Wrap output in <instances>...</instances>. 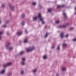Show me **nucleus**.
Listing matches in <instances>:
<instances>
[{"mask_svg":"<svg viewBox=\"0 0 76 76\" xmlns=\"http://www.w3.org/2000/svg\"><path fill=\"white\" fill-rule=\"evenodd\" d=\"M39 18L40 19V20L42 21V24H44L45 23V21H44V18H43L41 15V14H39L38 15V16L35 17L33 18L34 20H36L37 19Z\"/></svg>","mask_w":76,"mask_h":76,"instance_id":"nucleus-1","label":"nucleus"},{"mask_svg":"<svg viewBox=\"0 0 76 76\" xmlns=\"http://www.w3.org/2000/svg\"><path fill=\"white\" fill-rule=\"evenodd\" d=\"M26 61V58L23 57L22 58L21 61L20 62L22 66H25L26 64L25 61Z\"/></svg>","mask_w":76,"mask_h":76,"instance_id":"nucleus-2","label":"nucleus"},{"mask_svg":"<svg viewBox=\"0 0 76 76\" xmlns=\"http://www.w3.org/2000/svg\"><path fill=\"white\" fill-rule=\"evenodd\" d=\"M34 50H35V48L34 46H32L29 48H28L27 49V52H30V51H33Z\"/></svg>","mask_w":76,"mask_h":76,"instance_id":"nucleus-3","label":"nucleus"},{"mask_svg":"<svg viewBox=\"0 0 76 76\" xmlns=\"http://www.w3.org/2000/svg\"><path fill=\"white\" fill-rule=\"evenodd\" d=\"M67 25H69V23H66V24L65 25L63 26L60 25L58 26V28H66V26H67Z\"/></svg>","mask_w":76,"mask_h":76,"instance_id":"nucleus-4","label":"nucleus"},{"mask_svg":"<svg viewBox=\"0 0 76 76\" xmlns=\"http://www.w3.org/2000/svg\"><path fill=\"white\" fill-rule=\"evenodd\" d=\"M12 64V63L9 62L6 65H4L3 66L4 67H7V66H11Z\"/></svg>","mask_w":76,"mask_h":76,"instance_id":"nucleus-5","label":"nucleus"},{"mask_svg":"<svg viewBox=\"0 0 76 76\" xmlns=\"http://www.w3.org/2000/svg\"><path fill=\"white\" fill-rule=\"evenodd\" d=\"M5 72H6V70L5 69H3L1 71L0 74L2 75H4L5 73Z\"/></svg>","mask_w":76,"mask_h":76,"instance_id":"nucleus-6","label":"nucleus"},{"mask_svg":"<svg viewBox=\"0 0 76 76\" xmlns=\"http://www.w3.org/2000/svg\"><path fill=\"white\" fill-rule=\"evenodd\" d=\"M9 6L11 7V9L12 10H13L14 9H15V7L12 6L10 4H9Z\"/></svg>","mask_w":76,"mask_h":76,"instance_id":"nucleus-7","label":"nucleus"},{"mask_svg":"<svg viewBox=\"0 0 76 76\" xmlns=\"http://www.w3.org/2000/svg\"><path fill=\"white\" fill-rule=\"evenodd\" d=\"M17 34L18 36H20V35H21L22 34V32L21 31H20L18 32Z\"/></svg>","mask_w":76,"mask_h":76,"instance_id":"nucleus-8","label":"nucleus"},{"mask_svg":"<svg viewBox=\"0 0 76 76\" xmlns=\"http://www.w3.org/2000/svg\"><path fill=\"white\" fill-rule=\"evenodd\" d=\"M23 54H24V51H22L19 53L18 55L19 56H22V55H23Z\"/></svg>","mask_w":76,"mask_h":76,"instance_id":"nucleus-9","label":"nucleus"},{"mask_svg":"<svg viewBox=\"0 0 76 76\" xmlns=\"http://www.w3.org/2000/svg\"><path fill=\"white\" fill-rule=\"evenodd\" d=\"M60 37L61 38H63L64 37V33H62L60 35Z\"/></svg>","mask_w":76,"mask_h":76,"instance_id":"nucleus-10","label":"nucleus"},{"mask_svg":"<svg viewBox=\"0 0 76 76\" xmlns=\"http://www.w3.org/2000/svg\"><path fill=\"white\" fill-rule=\"evenodd\" d=\"M8 49L10 51H12L13 50V48L12 47H10L8 48Z\"/></svg>","mask_w":76,"mask_h":76,"instance_id":"nucleus-11","label":"nucleus"},{"mask_svg":"<svg viewBox=\"0 0 76 76\" xmlns=\"http://www.w3.org/2000/svg\"><path fill=\"white\" fill-rule=\"evenodd\" d=\"M61 69L62 71L64 72L66 70V67H64L62 68Z\"/></svg>","mask_w":76,"mask_h":76,"instance_id":"nucleus-12","label":"nucleus"},{"mask_svg":"<svg viewBox=\"0 0 76 76\" xmlns=\"http://www.w3.org/2000/svg\"><path fill=\"white\" fill-rule=\"evenodd\" d=\"M28 39H24V43H27V42H28Z\"/></svg>","mask_w":76,"mask_h":76,"instance_id":"nucleus-13","label":"nucleus"},{"mask_svg":"<svg viewBox=\"0 0 76 76\" xmlns=\"http://www.w3.org/2000/svg\"><path fill=\"white\" fill-rule=\"evenodd\" d=\"M63 15V16L65 17V18H67V15L66 13H64Z\"/></svg>","mask_w":76,"mask_h":76,"instance_id":"nucleus-14","label":"nucleus"},{"mask_svg":"<svg viewBox=\"0 0 76 76\" xmlns=\"http://www.w3.org/2000/svg\"><path fill=\"white\" fill-rule=\"evenodd\" d=\"M37 72V69H35L33 70V73H35Z\"/></svg>","mask_w":76,"mask_h":76,"instance_id":"nucleus-15","label":"nucleus"},{"mask_svg":"<svg viewBox=\"0 0 76 76\" xmlns=\"http://www.w3.org/2000/svg\"><path fill=\"white\" fill-rule=\"evenodd\" d=\"M62 46L63 47H66L67 44H63Z\"/></svg>","mask_w":76,"mask_h":76,"instance_id":"nucleus-16","label":"nucleus"},{"mask_svg":"<svg viewBox=\"0 0 76 76\" xmlns=\"http://www.w3.org/2000/svg\"><path fill=\"white\" fill-rule=\"evenodd\" d=\"M12 72H8L7 73V75L8 76H10L12 75Z\"/></svg>","mask_w":76,"mask_h":76,"instance_id":"nucleus-17","label":"nucleus"},{"mask_svg":"<svg viewBox=\"0 0 76 76\" xmlns=\"http://www.w3.org/2000/svg\"><path fill=\"white\" fill-rule=\"evenodd\" d=\"M42 6L40 5V4H39L38 5V8L40 9L41 8H42Z\"/></svg>","mask_w":76,"mask_h":76,"instance_id":"nucleus-18","label":"nucleus"},{"mask_svg":"<svg viewBox=\"0 0 76 76\" xmlns=\"http://www.w3.org/2000/svg\"><path fill=\"white\" fill-rule=\"evenodd\" d=\"M52 11V10L51 9H49L48 10V12L49 13H51V12Z\"/></svg>","mask_w":76,"mask_h":76,"instance_id":"nucleus-19","label":"nucleus"},{"mask_svg":"<svg viewBox=\"0 0 76 76\" xmlns=\"http://www.w3.org/2000/svg\"><path fill=\"white\" fill-rule=\"evenodd\" d=\"M57 50H58V51H59V50H60V46L58 45V46L57 48Z\"/></svg>","mask_w":76,"mask_h":76,"instance_id":"nucleus-20","label":"nucleus"},{"mask_svg":"<svg viewBox=\"0 0 76 76\" xmlns=\"http://www.w3.org/2000/svg\"><path fill=\"white\" fill-rule=\"evenodd\" d=\"M36 4H37V2H33L32 5L33 6H35L36 5Z\"/></svg>","mask_w":76,"mask_h":76,"instance_id":"nucleus-21","label":"nucleus"},{"mask_svg":"<svg viewBox=\"0 0 76 76\" xmlns=\"http://www.w3.org/2000/svg\"><path fill=\"white\" fill-rule=\"evenodd\" d=\"M48 33H47L45 36V38H47L48 37Z\"/></svg>","mask_w":76,"mask_h":76,"instance_id":"nucleus-22","label":"nucleus"},{"mask_svg":"<svg viewBox=\"0 0 76 76\" xmlns=\"http://www.w3.org/2000/svg\"><path fill=\"white\" fill-rule=\"evenodd\" d=\"M43 58L45 60L47 58V56L46 55H44L43 56Z\"/></svg>","mask_w":76,"mask_h":76,"instance_id":"nucleus-23","label":"nucleus"},{"mask_svg":"<svg viewBox=\"0 0 76 76\" xmlns=\"http://www.w3.org/2000/svg\"><path fill=\"white\" fill-rule=\"evenodd\" d=\"M25 21H22V25H25Z\"/></svg>","mask_w":76,"mask_h":76,"instance_id":"nucleus-24","label":"nucleus"},{"mask_svg":"<svg viewBox=\"0 0 76 76\" xmlns=\"http://www.w3.org/2000/svg\"><path fill=\"white\" fill-rule=\"evenodd\" d=\"M22 18H25V15L24 14H23L22 15Z\"/></svg>","mask_w":76,"mask_h":76,"instance_id":"nucleus-25","label":"nucleus"},{"mask_svg":"<svg viewBox=\"0 0 76 76\" xmlns=\"http://www.w3.org/2000/svg\"><path fill=\"white\" fill-rule=\"evenodd\" d=\"M21 75H23L24 74V71H22L21 72Z\"/></svg>","mask_w":76,"mask_h":76,"instance_id":"nucleus-26","label":"nucleus"},{"mask_svg":"<svg viewBox=\"0 0 76 76\" xmlns=\"http://www.w3.org/2000/svg\"><path fill=\"white\" fill-rule=\"evenodd\" d=\"M61 6L60 5H57V8L58 9L59 8H61Z\"/></svg>","mask_w":76,"mask_h":76,"instance_id":"nucleus-27","label":"nucleus"},{"mask_svg":"<svg viewBox=\"0 0 76 76\" xmlns=\"http://www.w3.org/2000/svg\"><path fill=\"white\" fill-rule=\"evenodd\" d=\"M3 33L2 31L0 32V36L2 35H3Z\"/></svg>","mask_w":76,"mask_h":76,"instance_id":"nucleus-28","label":"nucleus"},{"mask_svg":"<svg viewBox=\"0 0 76 76\" xmlns=\"http://www.w3.org/2000/svg\"><path fill=\"white\" fill-rule=\"evenodd\" d=\"M3 28H6L7 27V26L6 25H4L3 26Z\"/></svg>","mask_w":76,"mask_h":76,"instance_id":"nucleus-29","label":"nucleus"},{"mask_svg":"<svg viewBox=\"0 0 76 76\" xmlns=\"http://www.w3.org/2000/svg\"><path fill=\"white\" fill-rule=\"evenodd\" d=\"M59 22H60V21H59V20H57V21H56V23H58Z\"/></svg>","mask_w":76,"mask_h":76,"instance_id":"nucleus-30","label":"nucleus"},{"mask_svg":"<svg viewBox=\"0 0 76 76\" xmlns=\"http://www.w3.org/2000/svg\"><path fill=\"white\" fill-rule=\"evenodd\" d=\"M73 41L74 42H75V41H76V38L74 39H72Z\"/></svg>","mask_w":76,"mask_h":76,"instance_id":"nucleus-31","label":"nucleus"},{"mask_svg":"<svg viewBox=\"0 0 76 76\" xmlns=\"http://www.w3.org/2000/svg\"><path fill=\"white\" fill-rule=\"evenodd\" d=\"M55 48V46H52V47H51V48L52 49H54V48Z\"/></svg>","mask_w":76,"mask_h":76,"instance_id":"nucleus-32","label":"nucleus"},{"mask_svg":"<svg viewBox=\"0 0 76 76\" xmlns=\"http://www.w3.org/2000/svg\"><path fill=\"white\" fill-rule=\"evenodd\" d=\"M25 32L26 34H28V31H27L26 29H25Z\"/></svg>","mask_w":76,"mask_h":76,"instance_id":"nucleus-33","label":"nucleus"},{"mask_svg":"<svg viewBox=\"0 0 76 76\" xmlns=\"http://www.w3.org/2000/svg\"><path fill=\"white\" fill-rule=\"evenodd\" d=\"M7 35H9L10 34V33H9V32H7Z\"/></svg>","mask_w":76,"mask_h":76,"instance_id":"nucleus-34","label":"nucleus"},{"mask_svg":"<svg viewBox=\"0 0 76 76\" xmlns=\"http://www.w3.org/2000/svg\"><path fill=\"white\" fill-rule=\"evenodd\" d=\"M5 7V5H2V6H1V7Z\"/></svg>","mask_w":76,"mask_h":76,"instance_id":"nucleus-35","label":"nucleus"},{"mask_svg":"<svg viewBox=\"0 0 76 76\" xmlns=\"http://www.w3.org/2000/svg\"><path fill=\"white\" fill-rule=\"evenodd\" d=\"M9 22V20H7L6 22V23H8Z\"/></svg>","mask_w":76,"mask_h":76,"instance_id":"nucleus-36","label":"nucleus"},{"mask_svg":"<svg viewBox=\"0 0 76 76\" xmlns=\"http://www.w3.org/2000/svg\"><path fill=\"white\" fill-rule=\"evenodd\" d=\"M65 37H66V38H68V37H69V35H66Z\"/></svg>","mask_w":76,"mask_h":76,"instance_id":"nucleus-37","label":"nucleus"},{"mask_svg":"<svg viewBox=\"0 0 76 76\" xmlns=\"http://www.w3.org/2000/svg\"><path fill=\"white\" fill-rule=\"evenodd\" d=\"M9 45H7V46H6L7 48H9Z\"/></svg>","mask_w":76,"mask_h":76,"instance_id":"nucleus-38","label":"nucleus"},{"mask_svg":"<svg viewBox=\"0 0 76 76\" xmlns=\"http://www.w3.org/2000/svg\"><path fill=\"white\" fill-rule=\"evenodd\" d=\"M1 39H2V37L1 36H0V40H1Z\"/></svg>","mask_w":76,"mask_h":76,"instance_id":"nucleus-39","label":"nucleus"},{"mask_svg":"<svg viewBox=\"0 0 76 76\" xmlns=\"http://www.w3.org/2000/svg\"><path fill=\"white\" fill-rule=\"evenodd\" d=\"M2 22V21H1V19H0V24Z\"/></svg>","mask_w":76,"mask_h":76,"instance_id":"nucleus-40","label":"nucleus"},{"mask_svg":"<svg viewBox=\"0 0 76 76\" xmlns=\"http://www.w3.org/2000/svg\"><path fill=\"white\" fill-rule=\"evenodd\" d=\"M56 76H59V75H58V74H56Z\"/></svg>","mask_w":76,"mask_h":76,"instance_id":"nucleus-41","label":"nucleus"},{"mask_svg":"<svg viewBox=\"0 0 76 76\" xmlns=\"http://www.w3.org/2000/svg\"><path fill=\"white\" fill-rule=\"evenodd\" d=\"M64 5H62V7H64Z\"/></svg>","mask_w":76,"mask_h":76,"instance_id":"nucleus-42","label":"nucleus"},{"mask_svg":"<svg viewBox=\"0 0 76 76\" xmlns=\"http://www.w3.org/2000/svg\"><path fill=\"white\" fill-rule=\"evenodd\" d=\"M75 9L76 10V7H75Z\"/></svg>","mask_w":76,"mask_h":76,"instance_id":"nucleus-43","label":"nucleus"},{"mask_svg":"<svg viewBox=\"0 0 76 76\" xmlns=\"http://www.w3.org/2000/svg\"><path fill=\"white\" fill-rule=\"evenodd\" d=\"M10 16H11V15H12V14L11 13H10Z\"/></svg>","mask_w":76,"mask_h":76,"instance_id":"nucleus-44","label":"nucleus"},{"mask_svg":"<svg viewBox=\"0 0 76 76\" xmlns=\"http://www.w3.org/2000/svg\"><path fill=\"white\" fill-rule=\"evenodd\" d=\"M73 28H71V29H72Z\"/></svg>","mask_w":76,"mask_h":76,"instance_id":"nucleus-45","label":"nucleus"},{"mask_svg":"<svg viewBox=\"0 0 76 76\" xmlns=\"http://www.w3.org/2000/svg\"><path fill=\"white\" fill-rule=\"evenodd\" d=\"M75 15H76V12H75Z\"/></svg>","mask_w":76,"mask_h":76,"instance_id":"nucleus-46","label":"nucleus"}]
</instances>
